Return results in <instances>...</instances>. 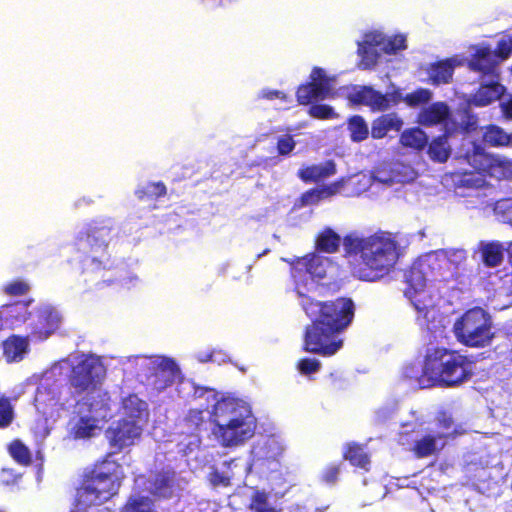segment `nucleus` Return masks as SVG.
Returning a JSON list of instances; mask_svg holds the SVG:
<instances>
[{"instance_id": "obj_46", "label": "nucleus", "mask_w": 512, "mask_h": 512, "mask_svg": "<svg viewBox=\"0 0 512 512\" xmlns=\"http://www.w3.org/2000/svg\"><path fill=\"white\" fill-rule=\"evenodd\" d=\"M325 200L321 187L311 188L300 196V202L304 206L316 205Z\"/></svg>"}, {"instance_id": "obj_41", "label": "nucleus", "mask_w": 512, "mask_h": 512, "mask_svg": "<svg viewBox=\"0 0 512 512\" xmlns=\"http://www.w3.org/2000/svg\"><path fill=\"white\" fill-rule=\"evenodd\" d=\"M122 407L128 417L139 418L141 413L145 410L146 403L136 394H130L123 399Z\"/></svg>"}, {"instance_id": "obj_24", "label": "nucleus", "mask_w": 512, "mask_h": 512, "mask_svg": "<svg viewBox=\"0 0 512 512\" xmlns=\"http://www.w3.org/2000/svg\"><path fill=\"white\" fill-rule=\"evenodd\" d=\"M399 143L405 148L419 152L428 145V136L419 127L407 128L401 132Z\"/></svg>"}, {"instance_id": "obj_17", "label": "nucleus", "mask_w": 512, "mask_h": 512, "mask_svg": "<svg viewBox=\"0 0 512 512\" xmlns=\"http://www.w3.org/2000/svg\"><path fill=\"white\" fill-rule=\"evenodd\" d=\"M33 299L27 301H15L0 307V314L4 316L8 328H14L25 323L31 316L29 305Z\"/></svg>"}, {"instance_id": "obj_30", "label": "nucleus", "mask_w": 512, "mask_h": 512, "mask_svg": "<svg viewBox=\"0 0 512 512\" xmlns=\"http://www.w3.org/2000/svg\"><path fill=\"white\" fill-rule=\"evenodd\" d=\"M487 177L497 180L512 179V160L493 155Z\"/></svg>"}, {"instance_id": "obj_7", "label": "nucleus", "mask_w": 512, "mask_h": 512, "mask_svg": "<svg viewBox=\"0 0 512 512\" xmlns=\"http://www.w3.org/2000/svg\"><path fill=\"white\" fill-rule=\"evenodd\" d=\"M112 228L104 222H93L79 232L75 240L78 252L85 257L86 272L93 273L112 267L108 253Z\"/></svg>"}, {"instance_id": "obj_34", "label": "nucleus", "mask_w": 512, "mask_h": 512, "mask_svg": "<svg viewBox=\"0 0 512 512\" xmlns=\"http://www.w3.org/2000/svg\"><path fill=\"white\" fill-rule=\"evenodd\" d=\"M166 193V186L161 181L149 182L135 191V195L140 201L154 200L165 196Z\"/></svg>"}, {"instance_id": "obj_8", "label": "nucleus", "mask_w": 512, "mask_h": 512, "mask_svg": "<svg viewBox=\"0 0 512 512\" xmlns=\"http://www.w3.org/2000/svg\"><path fill=\"white\" fill-rule=\"evenodd\" d=\"M456 340L469 348H484L494 339L491 315L481 307L465 311L453 325Z\"/></svg>"}, {"instance_id": "obj_42", "label": "nucleus", "mask_w": 512, "mask_h": 512, "mask_svg": "<svg viewBox=\"0 0 512 512\" xmlns=\"http://www.w3.org/2000/svg\"><path fill=\"white\" fill-rule=\"evenodd\" d=\"M15 419L14 407L11 399L7 396H0V429L8 428Z\"/></svg>"}, {"instance_id": "obj_10", "label": "nucleus", "mask_w": 512, "mask_h": 512, "mask_svg": "<svg viewBox=\"0 0 512 512\" xmlns=\"http://www.w3.org/2000/svg\"><path fill=\"white\" fill-rule=\"evenodd\" d=\"M180 490L177 473L170 467L154 471L148 480V492L156 501H166L177 497Z\"/></svg>"}, {"instance_id": "obj_61", "label": "nucleus", "mask_w": 512, "mask_h": 512, "mask_svg": "<svg viewBox=\"0 0 512 512\" xmlns=\"http://www.w3.org/2000/svg\"><path fill=\"white\" fill-rule=\"evenodd\" d=\"M500 106L503 116L508 120H512V98L502 102Z\"/></svg>"}, {"instance_id": "obj_51", "label": "nucleus", "mask_w": 512, "mask_h": 512, "mask_svg": "<svg viewBox=\"0 0 512 512\" xmlns=\"http://www.w3.org/2000/svg\"><path fill=\"white\" fill-rule=\"evenodd\" d=\"M340 471V464H330L322 472L321 479L327 484H334L338 480Z\"/></svg>"}, {"instance_id": "obj_21", "label": "nucleus", "mask_w": 512, "mask_h": 512, "mask_svg": "<svg viewBox=\"0 0 512 512\" xmlns=\"http://www.w3.org/2000/svg\"><path fill=\"white\" fill-rule=\"evenodd\" d=\"M506 88L498 81L482 83L473 94L470 103L476 107H485L500 99Z\"/></svg>"}, {"instance_id": "obj_27", "label": "nucleus", "mask_w": 512, "mask_h": 512, "mask_svg": "<svg viewBox=\"0 0 512 512\" xmlns=\"http://www.w3.org/2000/svg\"><path fill=\"white\" fill-rule=\"evenodd\" d=\"M426 147L427 154L434 162L444 163L451 155V148L448 144V135L446 133L433 138Z\"/></svg>"}, {"instance_id": "obj_53", "label": "nucleus", "mask_w": 512, "mask_h": 512, "mask_svg": "<svg viewBox=\"0 0 512 512\" xmlns=\"http://www.w3.org/2000/svg\"><path fill=\"white\" fill-rule=\"evenodd\" d=\"M484 180L473 173H464L459 181V186L467 188H478L483 185Z\"/></svg>"}, {"instance_id": "obj_55", "label": "nucleus", "mask_w": 512, "mask_h": 512, "mask_svg": "<svg viewBox=\"0 0 512 512\" xmlns=\"http://www.w3.org/2000/svg\"><path fill=\"white\" fill-rule=\"evenodd\" d=\"M469 67L474 72L489 73L492 69L491 63H486L482 59L472 58L469 61Z\"/></svg>"}, {"instance_id": "obj_5", "label": "nucleus", "mask_w": 512, "mask_h": 512, "mask_svg": "<svg viewBox=\"0 0 512 512\" xmlns=\"http://www.w3.org/2000/svg\"><path fill=\"white\" fill-rule=\"evenodd\" d=\"M110 455L86 474L77 489L76 505L87 509L99 506L115 496L120 488L121 465L109 459Z\"/></svg>"}, {"instance_id": "obj_29", "label": "nucleus", "mask_w": 512, "mask_h": 512, "mask_svg": "<svg viewBox=\"0 0 512 512\" xmlns=\"http://www.w3.org/2000/svg\"><path fill=\"white\" fill-rule=\"evenodd\" d=\"M28 337L11 335L3 341V352L8 361H14L21 358L28 350Z\"/></svg>"}, {"instance_id": "obj_19", "label": "nucleus", "mask_w": 512, "mask_h": 512, "mask_svg": "<svg viewBox=\"0 0 512 512\" xmlns=\"http://www.w3.org/2000/svg\"><path fill=\"white\" fill-rule=\"evenodd\" d=\"M336 174V164L327 160L321 164H313L299 169L297 175L305 183H318Z\"/></svg>"}, {"instance_id": "obj_50", "label": "nucleus", "mask_w": 512, "mask_h": 512, "mask_svg": "<svg viewBox=\"0 0 512 512\" xmlns=\"http://www.w3.org/2000/svg\"><path fill=\"white\" fill-rule=\"evenodd\" d=\"M406 48V39L402 35H396L390 38L384 45V50L387 53H396L398 50Z\"/></svg>"}, {"instance_id": "obj_15", "label": "nucleus", "mask_w": 512, "mask_h": 512, "mask_svg": "<svg viewBox=\"0 0 512 512\" xmlns=\"http://www.w3.org/2000/svg\"><path fill=\"white\" fill-rule=\"evenodd\" d=\"M332 95L330 83L325 81L307 82L298 86L296 99L300 105H310Z\"/></svg>"}, {"instance_id": "obj_3", "label": "nucleus", "mask_w": 512, "mask_h": 512, "mask_svg": "<svg viewBox=\"0 0 512 512\" xmlns=\"http://www.w3.org/2000/svg\"><path fill=\"white\" fill-rule=\"evenodd\" d=\"M473 364L460 350L431 346L425 351L421 377L429 386L454 388L471 379Z\"/></svg>"}, {"instance_id": "obj_14", "label": "nucleus", "mask_w": 512, "mask_h": 512, "mask_svg": "<svg viewBox=\"0 0 512 512\" xmlns=\"http://www.w3.org/2000/svg\"><path fill=\"white\" fill-rule=\"evenodd\" d=\"M61 315L50 307L42 308L37 313V323L32 328V335L39 340L47 339L60 326Z\"/></svg>"}, {"instance_id": "obj_22", "label": "nucleus", "mask_w": 512, "mask_h": 512, "mask_svg": "<svg viewBox=\"0 0 512 512\" xmlns=\"http://www.w3.org/2000/svg\"><path fill=\"white\" fill-rule=\"evenodd\" d=\"M341 243L343 244V238L332 228L325 227L316 235L315 249L319 252L333 254L339 250Z\"/></svg>"}, {"instance_id": "obj_11", "label": "nucleus", "mask_w": 512, "mask_h": 512, "mask_svg": "<svg viewBox=\"0 0 512 512\" xmlns=\"http://www.w3.org/2000/svg\"><path fill=\"white\" fill-rule=\"evenodd\" d=\"M142 429L135 420L120 419L113 423L106 430V436L110 446L117 451L134 444V441L141 436Z\"/></svg>"}, {"instance_id": "obj_39", "label": "nucleus", "mask_w": 512, "mask_h": 512, "mask_svg": "<svg viewBox=\"0 0 512 512\" xmlns=\"http://www.w3.org/2000/svg\"><path fill=\"white\" fill-rule=\"evenodd\" d=\"M121 512H157L151 499L144 496L130 497L121 508Z\"/></svg>"}, {"instance_id": "obj_2", "label": "nucleus", "mask_w": 512, "mask_h": 512, "mask_svg": "<svg viewBox=\"0 0 512 512\" xmlns=\"http://www.w3.org/2000/svg\"><path fill=\"white\" fill-rule=\"evenodd\" d=\"M343 256L359 257L357 275L364 281H377L388 275L398 260V242L386 231L363 236L350 232L343 237Z\"/></svg>"}, {"instance_id": "obj_12", "label": "nucleus", "mask_w": 512, "mask_h": 512, "mask_svg": "<svg viewBox=\"0 0 512 512\" xmlns=\"http://www.w3.org/2000/svg\"><path fill=\"white\" fill-rule=\"evenodd\" d=\"M347 99L353 105L367 106L372 111H385L391 106L387 94L366 85L354 87L353 91L348 94Z\"/></svg>"}, {"instance_id": "obj_54", "label": "nucleus", "mask_w": 512, "mask_h": 512, "mask_svg": "<svg viewBox=\"0 0 512 512\" xmlns=\"http://www.w3.org/2000/svg\"><path fill=\"white\" fill-rule=\"evenodd\" d=\"M496 53L502 59H506L512 53V40L501 39L496 46Z\"/></svg>"}, {"instance_id": "obj_35", "label": "nucleus", "mask_w": 512, "mask_h": 512, "mask_svg": "<svg viewBox=\"0 0 512 512\" xmlns=\"http://www.w3.org/2000/svg\"><path fill=\"white\" fill-rule=\"evenodd\" d=\"M178 373H179V369L173 359L166 358V359L162 360L159 363V365L157 366L156 377L161 375L165 379H164L163 384L157 385V388L164 389L168 386H171L174 383L175 378Z\"/></svg>"}, {"instance_id": "obj_1", "label": "nucleus", "mask_w": 512, "mask_h": 512, "mask_svg": "<svg viewBox=\"0 0 512 512\" xmlns=\"http://www.w3.org/2000/svg\"><path fill=\"white\" fill-rule=\"evenodd\" d=\"M295 292L311 324L304 331L302 349L305 352L330 357L343 346L339 335L353 322L355 304L349 297H337L333 300L318 301L314 299L311 289L306 285L296 284Z\"/></svg>"}, {"instance_id": "obj_56", "label": "nucleus", "mask_w": 512, "mask_h": 512, "mask_svg": "<svg viewBox=\"0 0 512 512\" xmlns=\"http://www.w3.org/2000/svg\"><path fill=\"white\" fill-rule=\"evenodd\" d=\"M18 478L19 475L15 474L11 468H3L0 472V480L5 485L16 483Z\"/></svg>"}, {"instance_id": "obj_60", "label": "nucleus", "mask_w": 512, "mask_h": 512, "mask_svg": "<svg viewBox=\"0 0 512 512\" xmlns=\"http://www.w3.org/2000/svg\"><path fill=\"white\" fill-rule=\"evenodd\" d=\"M473 58L475 59H482L486 63H491V51L487 47L480 48L476 51V53L473 55Z\"/></svg>"}, {"instance_id": "obj_45", "label": "nucleus", "mask_w": 512, "mask_h": 512, "mask_svg": "<svg viewBox=\"0 0 512 512\" xmlns=\"http://www.w3.org/2000/svg\"><path fill=\"white\" fill-rule=\"evenodd\" d=\"M308 115L315 119L329 120L336 118L337 114L334 108L328 104H314L312 103L308 109Z\"/></svg>"}, {"instance_id": "obj_63", "label": "nucleus", "mask_w": 512, "mask_h": 512, "mask_svg": "<svg viewBox=\"0 0 512 512\" xmlns=\"http://www.w3.org/2000/svg\"><path fill=\"white\" fill-rule=\"evenodd\" d=\"M509 222H510V224L512 225V213H511V214H510V216H509Z\"/></svg>"}, {"instance_id": "obj_26", "label": "nucleus", "mask_w": 512, "mask_h": 512, "mask_svg": "<svg viewBox=\"0 0 512 512\" xmlns=\"http://www.w3.org/2000/svg\"><path fill=\"white\" fill-rule=\"evenodd\" d=\"M455 61L445 59L431 65L429 79L434 85L447 84L452 80Z\"/></svg>"}, {"instance_id": "obj_47", "label": "nucleus", "mask_w": 512, "mask_h": 512, "mask_svg": "<svg viewBox=\"0 0 512 512\" xmlns=\"http://www.w3.org/2000/svg\"><path fill=\"white\" fill-rule=\"evenodd\" d=\"M321 363L314 358H302L297 362V369L303 375H310L319 371Z\"/></svg>"}, {"instance_id": "obj_16", "label": "nucleus", "mask_w": 512, "mask_h": 512, "mask_svg": "<svg viewBox=\"0 0 512 512\" xmlns=\"http://www.w3.org/2000/svg\"><path fill=\"white\" fill-rule=\"evenodd\" d=\"M451 116L447 103L438 101L422 108L417 114V123L425 127L442 124Z\"/></svg>"}, {"instance_id": "obj_48", "label": "nucleus", "mask_w": 512, "mask_h": 512, "mask_svg": "<svg viewBox=\"0 0 512 512\" xmlns=\"http://www.w3.org/2000/svg\"><path fill=\"white\" fill-rule=\"evenodd\" d=\"M252 508L256 512H278L268 503L267 495L264 492L257 491L253 496Z\"/></svg>"}, {"instance_id": "obj_6", "label": "nucleus", "mask_w": 512, "mask_h": 512, "mask_svg": "<svg viewBox=\"0 0 512 512\" xmlns=\"http://www.w3.org/2000/svg\"><path fill=\"white\" fill-rule=\"evenodd\" d=\"M105 375L106 369L100 359L90 354L81 355L71 365L67 376L68 385L73 389V396L86 395L83 398V404L88 406L87 410L90 412L96 409L95 404L90 401L91 395L97 394L98 397L107 395L101 390Z\"/></svg>"}, {"instance_id": "obj_28", "label": "nucleus", "mask_w": 512, "mask_h": 512, "mask_svg": "<svg viewBox=\"0 0 512 512\" xmlns=\"http://www.w3.org/2000/svg\"><path fill=\"white\" fill-rule=\"evenodd\" d=\"M343 458L349 461L352 466L368 470L370 456L361 444L348 443L344 449Z\"/></svg>"}, {"instance_id": "obj_31", "label": "nucleus", "mask_w": 512, "mask_h": 512, "mask_svg": "<svg viewBox=\"0 0 512 512\" xmlns=\"http://www.w3.org/2000/svg\"><path fill=\"white\" fill-rule=\"evenodd\" d=\"M357 53L360 57L359 68L372 69L378 62L379 53L374 43L367 40L358 43Z\"/></svg>"}, {"instance_id": "obj_43", "label": "nucleus", "mask_w": 512, "mask_h": 512, "mask_svg": "<svg viewBox=\"0 0 512 512\" xmlns=\"http://www.w3.org/2000/svg\"><path fill=\"white\" fill-rule=\"evenodd\" d=\"M432 98V93L430 90L425 88H418L408 94L403 98L404 102L409 107H418L423 104H427Z\"/></svg>"}, {"instance_id": "obj_20", "label": "nucleus", "mask_w": 512, "mask_h": 512, "mask_svg": "<svg viewBox=\"0 0 512 512\" xmlns=\"http://www.w3.org/2000/svg\"><path fill=\"white\" fill-rule=\"evenodd\" d=\"M448 433L425 434L414 441L410 451L418 459H423L437 454L444 445L438 447V440L448 438Z\"/></svg>"}, {"instance_id": "obj_49", "label": "nucleus", "mask_w": 512, "mask_h": 512, "mask_svg": "<svg viewBox=\"0 0 512 512\" xmlns=\"http://www.w3.org/2000/svg\"><path fill=\"white\" fill-rule=\"evenodd\" d=\"M296 146L292 135L286 134L277 140V152L279 155L286 156L290 154Z\"/></svg>"}, {"instance_id": "obj_52", "label": "nucleus", "mask_w": 512, "mask_h": 512, "mask_svg": "<svg viewBox=\"0 0 512 512\" xmlns=\"http://www.w3.org/2000/svg\"><path fill=\"white\" fill-rule=\"evenodd\" d=\"M345 185V180L343 178L338 179L337 181H334L328 185L321 186L323 195L325 196V199H328L332 196H335L339 194L342 190V188Z\"/></svg>"}, {"instance_id": "obj_33", "label": "nucleus", "mask_w": 512, "mask_h": 512, "mask_svg": "<svg viewBox=\"0 0 512 512\" xmlns=\"http://www.w3.org/2000/svg\"><path fill=\"white\" fill-rule=\"evenodd\" d=\"M206 410L203 409H189L187 414L183 419L184 426L187 428V432L189 434H195L202 430H205L206 426V418L205 413Z\"/></svg>"}, {"instance_id": "obj_23", "label": "nucleus", "mask_w": 512, "mask_h": 512, "mask_svg": "<svg viewBox=\"0 0 512 512\" xmlns=\"http://www.w3.org/2000/svg\"><path fill=\"white\" fill-rule=\"evenodd\" d=\"M482 140L491 147L512 146V133H507L498 125L489 124L483 127Z\"/></svg>"}, {"instance_id": "obj_44", "label": "nucleus", "mask_w": 512, "mask_h": 512, "mask_svg": "<svg viewBox=\"0 0 512 512\" xmlns=\"http://www.w3.org/2000/svg\"><path fill=\"white\" fill-rule=\"evenodd\" d=\"M31 289L28 281L24 279H14L3 286L2 291L8 296H23Z\"/></svg>"}, {"instance_id": "obj_18", "label": "nucleus", "mask_w": 512, "mask_h": 512, "mask_svg": "<svg viewBox=\"0 0 512 512\" xmlns=\"http://www.w3.org/2000/svg\"><path fill=\"white\" fill-rule=\"evenodd\" d=\"M404 122L396 112L386 113L375 118L371 123V137L382 139L390 131L400 132Z\"/></svg>"}, {"instance_id": "obj_58", "label": "nucleus", "mask_w": 512, "mask_h": 512, "mask_svg": "<svg viewBox=\"0 0 512 512\" xmlns=\"http://www.w3.org/2000/svg\"><path fill=\"white\" fill-rule=\"evenodd\" d=\"M211 483L213 485H229L230 484V481H229V478L224 476L222 473H219L218 471H214L211 473Z\"/></svg>"}, {"instance_id": "obj_25", "label": "nucleus", "mask_w": 512, "mask_h": 512, "mask_svg": "<svg viewBox=\"0 0 512 512\" xmlns=\"http://www.w3.org/2000/svg\"><path fill=\"white\" fill-rule=\"evenodd\" d=\"M468 164L481 176L487 177L490 164L493 158L492 154L486 153L480 146H474L471 151L465 155Z\"/></svg>"}, {"instance_id": "obj_64", "label": "nucleus", "mask_w": 512, "mask_h": 512, "mask_svg": "<svg viewBox=\"0 0 512 512\" xmlns=\"http://www.w3.org/2000/svg\"><path fill=\"white\" fill-rule=\"evenodd\" d=\"M0 512H2V511L0 510Z\"/></svg>"}, {"instance_id": "obj_62", "label": "nucleus", "mask_w": 512, "mask_h": 512, "mask_svg": "<svg viewBox=\"0 0 512 512\" xmlns=\"http://www.w3.org/2000/svg\"><path fill=\"white\" fill-rule=\"evenodd\" d=\"M5 328H8L7 327V322L4 319V316L0 314V331H2Z\"/></svg>"}, {"instance_id": "obj_40", "label": "nucleus", "mask_w": 512, "mask_h": 512, "mask_svg": "<svg viewBox=\"0 0 512 512\" xmlns=\"http://www.w3.org/2000/svg\"><path fill=\"white\" fill-rule=\"evenodd\" d=\"M436 426L439 429L437 433H448L449 437H455L460 434L459 427L454 424V419L451 414L446 411H441L435 418Z\"/></svg>"}, {"instance_id": "obj_37", "label": "nucleus", "mask_w": 512, "mask_h": 512, "mask_svg": "<svg viewBox=\"0 0 512 512\" xmlns=\"http://www.w3.org/2000/svg\"><path fill=\"white\" fill-rule=\"evenodd\" d=\"M10 456L21 466H30L32 455L29 448L19 439L13 440L8 446Z\"/></svg>"}, {"instance_id": "obj_36", "label": "nucleus", "mask_w": 512, "mask_h": 512, "mask_svg": "<svg viewBox=\"0 0 512 512\" xmlns=\"http://www.w3.org/2000/svg\"><path fill=\"white\" fill-rule=\"evenodd\" d=\"M97 419L91 416L80 417L72 428V434L75 439L90 438L94 435L97 427Z\"/></svg>"}, {"instance_id": "obj_9", "label": "nucleus", "mask_w": 512, "mask_h": 512, "mask_svg": "<svg viewBox=\"0 0 512 512\" xmlns=\"http://www.w3.org/2000/svg\"><path fill=\"white\" fill-rule=\"evenodd\" d=\"M404 276L407 284L404 290L405 297L411 301L419 315L426 319L431 308V300L425 291L424 273L419 268L412 267L405 271Z\"/></svg>"}, {"instance_id": "obj_59", "label": "nucleus", "mask_w": 512, "mask_h": 512, "mask_svg": "<svg viewBox=\"0 0 512 512\" xmlns=\"http://www.w3.org/2000/svg\"><path fill=\"white\" fill-rule=\"evenodd\" d=\"M262 97L268 100L282 99L286 100V95L279 90H266L262 92Z\"/></svg>"}, {"instance_id": "obj_32", "label": "nucleus", "mask_w": 512, "mask_h": 512, "mask_svg": "<svg viewBox=\"0 0 512 512\" xmlns=\"http://www.w3.org/2000/svg\"><path fill=\"white\" fill-rule=\"evenodd\" d=\"M347 130L353 142H362L369 136V127L361 115H353L347 120Z\"/></svg>"}, {"instance_id": "obj_4", "label": "nucleus", "mask_w": 512, "mask_h": 512, "mask_svg": "<svg viewBox=\"0 0 512 512\" xmlns=\"http://www.w3.org/2000/svg\"><path fill=\"white\" fill-rule=\"evenodd\" d=\"M213 434L222 446L231 447L253 437L256 419L248 404L235 398H222L211 413Z\"/></svg>"}, {"instance_id": "obj_13", "label": "nucleus", "mask_w": 512, "mask_h": 512, "mask_svg": "<svg viewBox=\"0 0 512 512\" xmlns=\"http://www.w3.org/2000/svg\"><path fill=\"white\" fill-rule=\"evenodd\" d=\"M326 260L316 254L310 253L303 257H297L290 262L292 275L300 277L308 274L312 279L321 280L326 276Z\"/></svg>"}, {"instance_id": "obj_38", "label": "nucleus", "mask_w": 512, "mask_h": 512, "mask_svg": "<svg viewBox=\"0 0 512 512\" xmlns=\"http://www.w3.org/2000/svg\"><path fill=\"white\" fill-rule=\"evenodd\" d=\"M482 260L487 267H496L503 260V251L500 244L491 242L481 249Z\"/></svg>"}, {"instance_id": "obj_57", "label": "nucleus", "mask_w": 512, "mask_h": 512, "mask_svg": "<svg viewBox=\"0 0 512 512\" xmlns=\"http://www.w3.org/2000/svg\"><path fill=\"white\" fill-rule=\"evenodd\" d=\"M325 81L326 83H330L329 79L326 77L325 72L320 67H314L310 73V81L309 82H320Z\"/></svg>"}]
</instances>
